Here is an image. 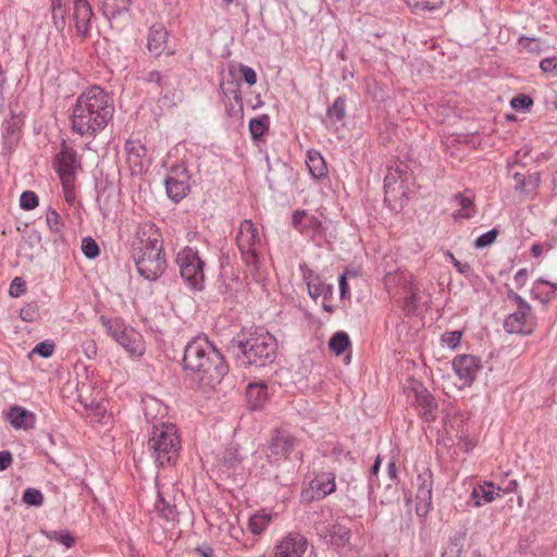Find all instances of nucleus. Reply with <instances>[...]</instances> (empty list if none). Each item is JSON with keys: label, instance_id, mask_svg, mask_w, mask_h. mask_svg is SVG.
<instances>
[{"label": "nucleus", "instance_id": "6e6d98bb", "mask_svg": "<svg viewBox=\"0 0 557 557\" xmlns=\"http://www.w3.org/2000/svg\"><path fill=\"white\" fill-rule=\"evenodd\" d=\"M146 83H153L159 87L163 86V77L159 71H150L144 78Z\"/></svg>", "mask_w": 557, "mask_h": 557}, {"label": "nucleus", "instance_id": "ddd939ff", "mask_svg": "<svg viewBox=\"0 0 557 557\" xmlns=\"http://www.w3.org/2000/svg\"><path fill=\"white\" fill-rule=\"evenodd\" d=\"M531 310V306H527V309L517 307V310L506 318L504 329L511 334H531L535 326Z\"/></svg>", "mask_w": 557, "mask_h": 557}, {"label": "nucleus", "instance_id": "cd10ccee", "mask_svg": "<svg viewBox=\"0 0 557 557\" xmlns=\"http://www.w3.org/2000/svg\"><path fill=\"white\" fill-rule=\"evenodd\" d=\"M131 0H104L102 3L103 15L113 20L128 11Z\"/></svg>", "mask_w": 557, "mask_h": 557}, {"label": "nucleus", "instance_id": "0eeeda50", "mask_svg": "<svg viewBox=\"0 0 557 557\" xmlns=\"http://www.w3.org/2000/svg\"><path fill=\"white\" fill-rule=\"evenodd\" d=\"M100 322L107 333L127 352L134 356H143L145 352V343L140 333L135 329L127 326L123 320L100 317Z\"/></svg>", "mask_w": 557, "mask_h": 557}, {"label": "nucleus", "instance_id": "f704fd0d", "mask_svg": "<svg viewBox=\"0 0 557 557\" xmlns=\"http://www.w3.org/2000/svg\"><path fill=\"white\" fill-rule=\"evenodd\" d=\"M46 534L49 540L55 541L64 545L66 548H71L75 543V539L67 530H53L47 532Z\"/></svg>", "mask_w": 557, "mask_h": 557}, {"label": "nucleus", "instance_id": "f3484780", "mask_svg": "<svg viewBox=\"0 0 557 557\" xmlns=\"http://www.w3.org/2000/svg\"><path fill=\"white\" fill-rule=\"evenodd\" d=\"M125 152L132 174H139L148 168L147 148L140 141L127 140L125 143Z\"/></svg>", "mask_w": 557, "mask_h": 557}, {"label": "nucleus", "instance_id": "680f3d73", "mask_svg": "<svg viewBox=\"0 0 557 557\" xmlns=\"http://www.w3.org/2000/svg\"><path fill=\"white\" fill-rule=\"evenodd\" d=\"M339 294L342 298H345L349 292L346 273L339 276Z\"/></svg>", "mask_w": 557, "mask_h": 557}, {"label": "nucleus", "instance_id": "f03ea898", "mask_svg": "<svg viewBox=\"0 0 557 557\" xmlns=\"http://www.w3.org/2000/svg\"><path fill=\"white\" fill-rule=\"evenodd\" d=\"M183 368L203 389L215 388L228 372L224 357L206 336H196L185 346Z\"/></svg>", "mask_w": 557, "mask_h": 557}, {"label": "nucleus", "instance_id": "b1692460", "mask_svg": "<svg viewBox=\"0 0 557 557\" xmlns=\"http://www.w3.org/2000/svg\"><path fill=\"white\" fill-rule=\"evenodd\" d=\"M306 164L314 180L326 177L329 170L323 156L318 150H308Z\"/></svg>", "mask_w": 557, "mask_h": 557}, {"label": "nucleus", "instance_id": "ea45409f", "mask_svg": "<svg viewBox=\"0 0 557 557\" xmlns=\"http://www.w3.org/2000/svg\"><path fill=\"white\" fill-rule=\"evenodd\" d=\"M497 235H498V231L496 228H492L488 232L480 235L474 242L475 248L481 249V248H485V247L490 246L491 244H493L495 242Z\"/></svg>", "mask_w": 557, "mask_h": 557}, {"label": "nucleus", "instance_id": "052dcab7", "mask_svg": "<svg viewBox=\"0 0 557 557\" xmlns=\"http://www.w3.org/2000/svg\"><path fill=\"white\" fill-rule=\"evenodd\" d=\"M531 150V147H529L528 145L521 147L515 154V162L522 163L528 158Z\"/></svg>", "mask_w": 557, "mask_h": 557}, {"label": "nucleus", "instance_id": "4d7b16f0", "mask_svg": "<svg viewBox=\"0 0 557 557\" xmlns=\"http://www.w3.org/2000/svg\"><path fill=\"white\" fill-rule=\"evenodd\" d=\"M12 463V454L9 450L0 451V471L7 470Z\"/></svg>", "mask_w": 557, "mask_h": 557}, {"label": "nucleus", "instance_id": "58836bf2", "mask_svg": "<svg viewBox=\"0 0 557 557\" xmlns=\"http://www.w3.org/2000/svg\"><path fill=\"white\" fill-rule=\"evenodd\" d=\"M462 337L461 331L446 332L442 335L441 341L447 347L455 349L459 346Z\"/></svg>", "mask_w": 557, "mask_h": 557}, {"label": "nucleus", "instance_id": "393cba45", "mask_svg": "<svg viewBox=\"0 0 557 557\" xmlns=\"http://www.w3.org/2000/svg\"><path fill=\"white\" fill-rule=\"evenodd\" d=\"M246 395L251 408L259 409L269 398L268 385L264 383H250L247 386Z\"/></svg>", "mask_w": 557, "mask_h": 557}, {"label": "nucleus", "instance_id": "79ce46f5", "mask_svg": "<svg viewBox=\"0 0 557 557\" xmlns=\"http://www.w3.org/2000/svg\"><path fill=\"white\" fill-rule=\"evenodd\" d=\"M46 222L48 227L52 232H59L62 227L61 216L60 214L52 208H49L46 213Z\"/></svg>", "mask_w": 557, "mask_h": 557}, {"label": "nucleus", "instance_id": "dca6fc26", "mask_svg": "<svg viewBox=\"0 0 557 557\" xmlns=\"http://www.w3.org/2000/svg\"><path fill=\"white\" fill-rule=\"evenodd\" d=\"M293 226L304 236L315 238L323 232V224L319 218L309 214L306 210H296L292 215Z\"/></svg>", "mask_w": 557, "mask_h": 557}, {"label": "nucleus", "instance_id": "37998d69", "mask_svg": "<svg viewBox=\"0 0 557 557\" xmlns=\"http://www.w3.org/2000/svg\"><path fill=\"white\" fill-rule=\"evenodd\" d=\"M3 138L5 143L15 145L18 141L20 134L12 122H5L3 124Z\"/></svg>", "mask_w": 557, "mask_h": 557}, {"label": "nucleus", "instance_id": "8fccbe9b", "mask_svg": "<svg viewBox=\"0 0 557 557\" xmlns=\"http://www.w3.org/2000/svg\"><path fill=\"white\" fill-rule=\"evenodd\" d=\"M234 100L236 104L238 106L237 109L231 103L228 107H226V113L228 116H237L243 115V99L238 92H234Z\"/></svg>", "mask_w": 557, "mask_h": 557}, {"label": "nucleus", "instance_id": "a18cd8bd", "mask_svg": "<svg viewBox=\"0 0 557 557\" xmlns=\"http://www.w3.org/2000/svg\"><path fill=\"white\" fill-rule=\"evenodd\" d=\"M532 104V98L527 95H518L510 101V106L515 110H528Z\"/></svg>", "mask_w": 557, "mask_h": 557}, {"label": "nucleus", "instance_id": "7c9ffc66", "mask_svg": "<svg viewBox=\"0 0 557 557\" xmlns=\"http://www.w3.org/2000/svg\"><path fill=\"white\" fill-rule=\"evenodd\" d=\"M416 12H434L441 9L446 0H404Z\"/></svg>", "mask_w": 557, "mask_h": 557}, {"label": "nucleus", "instance_id": "1a4fd4ad", "mask_svg": "<svg viewBox=\"0 0 557 557\" xmlns=\"http://www.w3.org/2000/svg\"><path fill=\"white\" fill-rule=\"evenodd\" d=\"M190 181L191 175L185 163L172 165L164 181L168 197L176 203L183 200L190 191Z\"/></svg>", "mask_w": 557, "mask_h": 557}, {"label": "nucleus", "instance_id": "412c9836", "mask_svg": "<svg viewBox=\"0 0 557 557\" xmlns=\"http://www.w3.org/2000/svg\"><path fill=\"white\" fill-rule=\"evenodd\" d=\"M313 498L322 499L335 491V474L325 472L317 475L310 483Z\"/></svg>", "mask_w": 557, "mask_h": 557}, {"label": "nucleus", "instance_id": "72a5a7b5", "mask_svg": "<svg viewBox=\"0 0 557 557\" xmlns=\"http://www.w3.org/2000/svg\"><path fill=\"white\" fill-rule=\"evenodd\" d=\"M345 109H346L345 99L342 97H337L334 100L333 104L327 108V111H326L327 117L335 122H339L345 116Z\"/></svg>", "mask_w": 557, "mask_h": 557}, {"label": "nucleus", "instance_id": "13d9d810", "mask_svg": "<svg viewBox=\"0 0 557 557\" xmlns=\"http://www.w3.org/2000/svg\"><path fill=\"white\" fill-rule=\"evenodd\" d=\"M223 459L224 462L228 463L231 467H236L242 461V457H239L236 451H226Z\"/></svg>", "mask_w": 557, "mask_h": 557}, {"label": "nucleus", "instance_id": "e433bc0d", "mask_svg": "<svg viewBox=\"0 0 557 557\" xmlns=\"http://www.w3.org/2000/svg\"><path fill=\"white\" fill-rule=\"evenodd\" d=\"M82 251L84 256L88 259H95L96 257L99 256L100 252L97 242L90 236L83 238Z\"/></svg>", "mask_w": 557, "mask_h": 557}, {"label": "nucleus", "instance_id": "c756f323", "mask_svg": "<svg viewBox=\"0 0 557 557\" xmlns=\"http://www.w3.org/2000/svg\"><path fill=\"white\" fill-rule=\"evenodd\" d=\"M518 46L520 51L541 54L547 49L545 42L539 38H530V37H520L518 40Z\"/></svg>", "mask_w": 557, "mask_h": 557}, {"label": "nucleus", "instance_id": "f8f14e48", "mask_svg": "<svg viewBox=\"0 0 557 557\" xmlns=\"http://www.w3.org/2000/svg\"><path fill=\"white\" fill-rule=\"evenodd\" d=\"M297 444L298 441L294 435L286 431L276 430L269 442V457L275 461L286 460Z\"/></svg>", "mask_w": 557, "mask_h": 557}, {"label": "nucleus", "instance_id": "49530a36", "mask_svg": "<svg viewBox=\"0 0 557 557\" xmlns=\"http://www.w3.org/2000/svg\"><path fill=\"white\" fill-rule=\"evenodd\" d=\"M26 290L25 281L22 277H15L9 287V294L11 297L17 298L22 296Z\"/></svg>", "mask_w": 557, "mask_h": 557}, {"label": "nucleus", "instance_id": "bf43d9fd", "mask_svg": "<svg viewBox=\"0 0 557 557\" xmlns=\"http://www.w3.org/2000/svg\"><path fill=\"white\" fill-rule=\"evenodd\" d=\"M527 278H528V271L527 269H520L515 277H513V281H515V284H516V287L517 288H521L524 286L525 282H527Z\"/></svg>", "mask_w": 557, "mask_h": 557}, {"label": "nucleus", "instance_id": "f257e3e1", "mask_svg": "<svg viewBox=\"0 0 557 557\" xmlns=\"http://www.w3.org/2000/svg\"><path fill=\"white\" fill-rule=\"evenodd\" d=\"M115 112L112 96L98 85L84 90L71 113V128L82 137H97L111 122Z\"/></svg>", "mask_w": 557, "mask_h": 557}, {"label": "nucleus", "instance_id": "6e6552de", "mask_svg": "<svg viewBox=\"0 0 557 557\" xmlns=\"http://www.w3.org/2000/svg\"><path fill=\"white\" fill-rule=\"evenodd\" d=\"M182 278L193 290H202L205 287V262L198 251L191 247L183 248L176 257Z\"/></svg>", "mask_w": 557, "mask_h": 557}, {"label": "nucleus", "instance_id": "2f4dec72", "mask_svg": "<svg viewBox=\"0 0 557 557\" xmlns=\"http://www.w3.org/2000/svg\"><path fill=\"white\" fill-rule=\"evenodd\" d=\"M273 515L270 512H259L250 517L249 519V529L253 534H260L262 533L270 521L272 520Z\"/></svg>", "mask_w": 557, "mask_h": 557}, {"label": "nucleus", "instance_id": "338daca9", "mask_svg": "<svg viewBox=\"0 0 557 557\" xmlns=\"http://www.w3.org/2000/svg\"><path fill=\"white\" fill-rule=\"evenodd\" d=\"M539 284L549 285L553 288V292L557 290V283H552L544 278H537L535 282V285H539Z\"/></svg>", "mask_w": 557, "mask_h": 557}, {"label": "nucleus", "instance_id": "c03bdc74", "mask_svg": "<svg viewBox=\"0 0 557 557\" xmlns=\"http://www.w3.org/2000/svg\"><path fill=\"white\" fill-rule=\"evenodd\" d=\"M540 69L543 73L557 77V57L544 58L540 62Z\"/></svg>", "mask_w": 557, "mask_h": 557}, {"label": "nucleus", "instance_id": "4be33fe9", "mask_svg": "<svg viewBox=\"0 0 557 557\" xmlns=\"http://www.w3.org/2000/svg\"><path fill=\"white\" fill-rule=\"evenodd\" d=\"M499 487H496L491 482H485L482 485H476L473 487L470 499L473 503L474 507H481L484 504L492 503L495 500L497 496H499Z\"/></svg>", "mask_w": 557, "mask_h": 557}, {"label": "nucleus", "instance_id": "aec40b11", "mask_svg": "<svg viewBox=\"0 0 557 557\" xmlns=\"http://www.w3.org/2000/svg\"><path fill=\"white\" fill-rule=\"evenodd\" d=\"M8 421L16 430L33 429L36 422V417L32 411L23 407L14 406L8 412Z\"/></svg>", "mask_w": 557, "mask_h": 557}, {"label": "nucleus", "instance_id": "c9c22d12", "mask_svg": "<svg viewBox=\"0 0 557 557\" xmlns=\"http://www.w3.org/2000/svg\"><path fill=\"white\" fill-rule=\"evenodd\" d=\"M23 502L29 506H41L44 504L42 493L34 487H28L23 493Z\"/></svg>", "mask_w": 557, "mask_h": 557}, {"label": "nucleus", "instance_id": "473e14b6", "mask_svg": "<svg viewBox=\"0 0 557 557\" xmlns=\"http://www.w3.org/2000/svg\"><path fill=\"white\" fill-rule=\"evenodd\" d=\"M350 344L349 336L346 332H336L330 339L329 347L337 356L342 355Z\"/></svg>", "mask_w": 557, "mask_h": 557}, {"label": "nucleus", "instance_id": "de8ad7c7", "mask_svg": "<svg viewBox=\"0 0 557 557\" xmlns=\"http://www.w3.org/2000/svg\"><path fill=\"white\" fill-rule=\"evenodd\" d=\"M37 305L28 304L24 306L20 311V317L23 321L33 322L37 317Z\"/></svg>", "mask_w": 557, "mask_h": 557}, {"label": "nucleus", "instance_id": "69168bd1", "mask_svg": "<svg viewBox=\"0 0 557 557\" xmlns=\"http://www.w3.org/2000/svg\"><path fill=\"white\" fill-rule=\"evenodd\" d=\"M387 474L392 481L397 480V468L395 461L391 460L387 465Z\"/></svg>", "mask_w": 557, "mask_h": 557}, {"label": "nucleus", "instance_id": "09e8293b", "mask_svg": "<svg viewBox=\"0 0 557 557\" xmlns=\"http://www.w3.org/2000/svg\"><path fill=\"white\" fill-rule=\"evenodd\" d=\"M239 72H240L244 81L248 85L252 86V85H255L257 83V74H256V71L252 67L242 64L239 66Z\"/></svg>", "mask_w": 557, "mask_h": 557}, {"label": "nucleus", "instance_id": "c85d7f7f", "mask_svg": "<svg viewBox=\"0 0 557 557\" xmlns=\"http://www.w3.org/2000/svg\"><path fill=\"white\" fill-rule=\"evenodd\" d=\"M270 117L268 114H262L249 121V132L253 140L260 139L269 129Z\"/></svg>", "mask_w": 557, "mask_h": 557}, {"label": "nucleus", "instance_id": "bb28decb", "mask_svg": "<svg viewBox=\"0 0 557 557\" xmlns=\"http://www.w3.org/2000/svg\"><path fill=\"white\" fill-rule=\"evenodd\" d=\"M308 293L313 299L322 297L325 300H331L333 296V286L326 284L319 276L310 278L307 283Z\"/></svg>", "mask_w": 557, "mask_h": 557}, {"label": "nucleus", "instance_id": "9b49d317", "mask_svg": "<svg viewBox=\"0 0 557 557\" xmlns=\"http://www.w3.org/2000/svg\"><path fill=\"white\" fill-rule=\"evenodd\" d=\"M57 172L60 176L65 190L73 187L75 173L79 169L77 152L65 143L62 144L60 152L57 154Z\"/></svg>", "mask_w": 557, "mask_h": 557}, {"label": "nucleus", "instance_id": "e2e57ef3", "mask_svg": "<svg viewBox=\"0 0 557 557\" xmlns=\"http://www.w3.org/2000/svg\"><path fill=\"white\" fill-rule=\"evenodd\" d=\"M513 180H515V182L517 184V186H516L517 189L523 190V189L527 188V180H525L523 174L515 173L513 174Z\"/></svg>", "mask_w": 557, "mask_h": 557}, {"label": "nucleus", "instance_id": "2eb2a0df", "mask_svg": "<svg viewBox=\"0 0 557 557\" xmlns=\"http://www.w3.org/2000/svg\"><path fill=\"white\" fill-rule=\"evenodd\" d=\"M308 547V540L298 532L286 534L275 546L274 557H302Z\"/></svg>", "mask_w": 557, "mask_h": 557}, {"label": "nucleus", "instance_id": "a878e982", "mask_svg": "<svg viewBox=\"0 0 557 557\" xmlns=\"http://www.w3.org/2000/svg\"><path fill=\"white\" fill-rule=\"evenodd\" d=\"M453 201L460 207V210L455 211L453 213V218L457 219H470L474 215L475 210L473 207V197L471 195L467 196L463 193H457Z\"/></svg>", "mask_w": 557, "mask_h": 557}, {"label": "nucleus", "instance_id": "a211bd4d", "mask_svg": "<svg viewBox=\"0 0 557 557\" xmlns=\"http://www.w3.org/2000/svg\"><path fill=\"white\" fill-rule=\"evenodd\" d=\"M169 41V32L161 23L151 25L147 34V49L149 53L159 58L166 49Z\"/></svg>", "mask_w": 557, "mask_h": 557}, {"label": "nucleus", "instance_id": "603ef678", "mask_svg": "<svg viewBox=\"0 0 557 557\" xmlns=\"http://www.w3.org/2000/svg\"><path fill=\"white\" fill-rule=\"evenodd\" d=\"M381 462H382V458L381 456H377L371 470H370V476H369V490L370 492L373 491L374 488V485H375V482H374V476L377 474L379 470H380V467H381Z\"/></svg>", "mask_w": 557, "mask_h": 557}, {"label": "nucleus", "instance_id": "5701e85b", "mask_svg": "<svg viewBox=\"0 0 557 557\" xmlns=\"http://www.w3.org/2000/svg\"><path fill=\"white\" fill-rule=\"evenodd\" d=\"M156 508L165 520H177L178 512L176 509L174 497L168 491L159 488Z\"/></svg>", "mask_w": 557, "mask_h": 557}, {"label": "nucleus", "instance_id": "7ed1b4c3", "mask_svg": "<svg viewBox=\"0 0 557 557\" xmlns=\"http://www.w3.org/2000/svg\"><path fill=\"white\" fill-rule=\"evenodd\" d=\"M236 246L246 273L259 284L267 280L268 272L264 267L265 238L259 227L249 219L240 222L236 234Z\"/></svg>", "mask_w": 557, "mask_h": 557}, {"label": "nucleus", "instance_id": "774afa93", "mask_svg": "<svg viewBox=\"0 0 557 557\" xmlns=\"http://www.w3.org/2000/svg\"><path fill=\"white\" fill-rule=\"evenodd\" d=\"M199 552H201L202 557H212L213 556V549L211 547H205L200 548Z\"/></svg>", "mask_w": 557, "mask_h": 557}, {"label": "nucleus", "instance_id": "0e129e2a", "mask_svg": "<svg viewBox=\"0 0 557 557\" xmlns=\"http://www.w3.org/2000/svg\"><path fill=\"white\" fill-rule=\"evenodd\" d=\"M540 173H534L530 175L529 178L527 180V187L530 186L531 189H536L540 185Z\"/></svg>", "mask_w": 557, "mask_h": 557}, {"label": "nucleus", "instance_id": "5fc2aeb1", "mask_svg": "<svg viewBox=\"0 0 557 557\" xmlns=\"http://www.w3.org/2000/svg\"><path fill=\"white\" fill-rule=\"evenodd\" d=\"M82 347L84 349L85 355L89 359H92L97 356V346H96L95 341H92V339L85 341L83 343Z\"/></svg>", "mask_w": 557, "mask_h": 557}, {"label": "nucleus", "instance_id": "a19ab883", "mask_svg": "<svg viewBox=\"0 0 557 557\" xmlns=\"http://www.w3.org/2000/svg\"><path fill=\"white\" fill-rule=\"evenodd\" d=\"M55 345L51 341H44L38 343L32 350V354H37L44 358H49L54 351Z\"/></svg>", "mask_w": 557, "mask_h": 557}, {"label": "nucleus", "instance_id": "3c124183", "mask_svg": "<svg viewBox=\"0 0 557 557\" xmlns=\"http://www.w3.org/2000/svg\"><path fill=\"white\" fill-rule=\"evenodd\" d=\"M450 256V259H451V262L454 264V267L456 268V270L466 275V276H470L472 274V268L469 263L465 262H460L459 260H457L454 255H449Z\"/></svg>", "mask_w": 557, "mask_h": 557}, {"label": "nucleus", "instance_id": "9d476101", "mask_svg": "<svg viewBox=\"0 0 557 557\" xmlns=\"http://www.w3.org/2000/svg\"><path fill=\"white\" fill-rule=\"evenodd\" d=\"M433 472L428 467L418 470L414 482L416 512L420 517L426 516L432 508Z\"/></svg>", "mask_w": 557, "mask_h": 557}, {"label": "nucleus", "instance_id": "423d86ee", "mask_svg": "<svg viewBox=\"0 0 557 557\" xmlns=\"http://www.w3.org/2000/svg\"><path fill=\"white\" fill-rule=\"evenodd\" d=\"M244 366L264 367L276 358L277 342L273 335L264 330H258L245 341L239 343Z\"/></svg>", "mask_w": 557, "mask_h": 557}, {"label": "nucleus", "instance_id": "6ab92c4d", "mask_svg": "<svg viewBox=\"0 0 557 557\" xmlns=\"http://www.w3.org/2000/svg\"><path fill=\"white\" fill-rule=\"evenodd\" d=\"M416 404L420 408V414L428 421H434L436 418L437 403L435 397L423 386L414 387Z\"/></svg>", "mask_w": 557, "mask_h": 557}, {"label": "nucleus", "instance_id": "864d4df0", "mask_svg": "<svg viewBox=\"0 0 557 557\" xmlns=\"http://www.w3.org/2000/svg\"><path fill=\"white\" fill-rule=\"evenodd\" d=\"M507 298L512 300L517 307H521V309H527V306H530L518 293L511 288L507 290Z\"/></svg>", "mask_w": 557, "mask_h": 557}, {"label": "nucleus", "instance_id": "4c0bfd02", "mask_svg": "<svg viewBox=\"0 0 557 557\" xmlns=\"http://www.w3.org/2000/svg\"><path fill=\"white\" fill-rule=\"evenodd\" d=\"M38 203L39 199L35 191L25 190L22 193L20 197V206L23 210H33L38 206Z\"/></svg>", "mask_w": 557, "mask_h": 557}, {"label": "nucleus", "instance_id": "39448f33", "mask_svg": "<svg viewBox=\"0 0 557 557\" xmlns=\"http://www.w3.org/2000/svg\"><path fill=\"white\" fill-rule=\"evenodd\" d=\"M182 448L181 434L171 422L153 423L147 442V449L159 467L173 465Z\"/></svg>", "mask_w": 557, "mask_h": 557}, {"label": "nucleus", "instance_id": "20e7f679", "mask_svg": "<svg viewBox=\"0 0 557 557\" xmlns=\"http://www.w3.org/2000/svg\"><path fill=\"white\" fill-rule=\"evenodd\" d=\"M132 257L140 276L156 281L166 269L160 234L157 232L139 233L132 243Z\"/></svg>", "mask_w": 557, "mask_h": 557}, {"label": "nucleus", "instance_id": "4468645a", "mask_svg": "<svg viewBox=\"0 0 557 557\" xmlns=\"http://www.w3.org/2000/svg\"><path fill=\"white\" fill-rule=\"evenodd\" d=\"M451 364L456 375L466 386H470L473 383L482 368L480 358L473 355H457L453 359Z\"/></svg>", "mask_w": 557, "mask_h": 557}]
</instances>
